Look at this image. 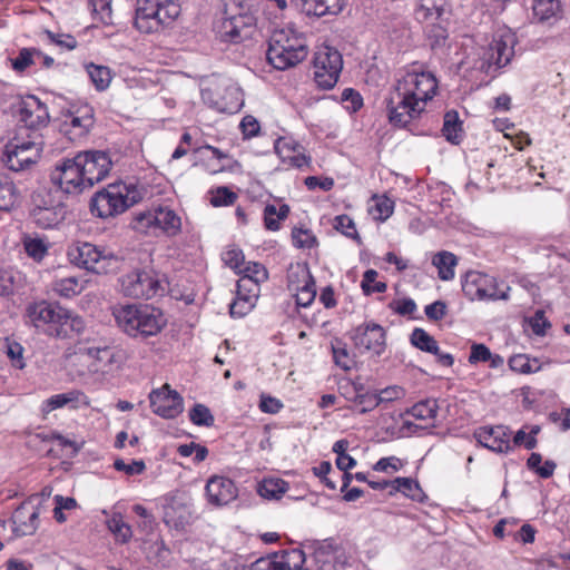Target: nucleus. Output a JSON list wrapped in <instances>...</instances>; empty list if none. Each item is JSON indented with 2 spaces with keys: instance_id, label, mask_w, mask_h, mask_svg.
Segmentation results:
<instances>
[{
  "instance_id": "4468645a",
  "label": "nucleus",
  "mask_w": 570,
  "mask_h": 570,
  "mask_svg": "<svg viewBox=\"0 0 570 570\" xmlns=\"http://www.w3.org/2000/svg\"><path fill=\"white\" fill-rule=\"evenodd\" d=\"M439 405L436 400L428 399L412 406L402 417V425L399 429L400 436H410L421 430H429L436 426Z\"/></svg>"
},
{
  "instance_id": "0e129e2a",
  "label": "nucleus",
  "mask_w": 570,
  "mask_h": 570,
  "mask_svg": "<svg viewBox=\"0 0 570 570\" xmlns=\"http://www.w3.org/2000/svg\"><path fill=\"white\" fill-rule=\"evenodd\" d=\"M334 227L350 238L356 239L358 237L355 224L347 215L335 217Z\"/></svg>"
},
{
  "instance_id": "7ed1b4c3",
  "label": "nucleus",
  "mask_w": 570,
  "mask_h": 570,
  "mask_svg": "<svg viewBox=\"0 0 570 570\" xmlns=\"http://www.w3.org/2000/svg\"><path fill=\"white\" fill-rule=\"evenodd\" d=\"M125 352L118 347L92 344L78 343L75 351L67 355V364L69 367L76 366L79 363L87 366V371L77 370L79 375L86 373L91 374H112L121 368L125 362Z\"/></svg>"
},
{
  "instance_id": "7c9ffc66",
  "label": "nucleus",
  "mask_w": 570,
  "mask_h": 570,
  "mask_svg": "<svg viewBox=\"0 0 570 570\" xmlns=\"http://www.w3.org/2000/svg\"><path fill=\"white\" fill-rule=\"evenodd\" d=\"M157 227H159L168 236L177 235L181 229V219L175 210L168 207H159L156 209Z\"/></svg>"
},
{
  "instance_id": "c9c22d12",
  "label": "nucleus",
  "mask_w": 570,
  "mask_h": 570,
  "mask_svg": "<svg viewBox=\"0 0 570 570\" xmlns=\"http://www.w3.org/2000/svg\"><path fill=\"white\" fill-rule=\"evenodd\" d=\"M442 132L446 140L452 144H459L461 141L462 122L460 121L459 114L456 111L451 110L444 115Z\"/></svg>"
},
{
  "instance_id": "8fccbe9b",
  "label": "nucleus",
  "mask_w": 570,
  "mask_h": 570,
  "mask_svg": "<svg viewBox=\"0 0 570 570\" xmlns=\"http://www.w3.org/2000/svg\"><path fill=\"white\" fill-rule=\"evenodd\" d=\"M94 18L104 24L112 23L111 0H89Z\"/></svg>"
},
{
  "instance_id": "13d9d810",
  "label": "nucleus",
  "mask_w": 570,
  "mask_h": 570,
  "mask_svg": "<svg viewBox=\"0 0 570 570\" xmlns=\"http://www.w3.org/2000/svg\"><path fill=\"white\" fill-rule=\"evenodd\" d=\"M237 198V195L227 187H218L212 193L210 203L215 207L232 205Z\"/></svg>"
},
{
  "instance_id": "5701e85b",
  "label": "nucleus",
  "mask_w": 570,
  "mask_h": 570,
  "mask_svg": "<svg viewBox=\"0 0 570 570\" xmlns=\"http://www.w3.org/2000/svg\"><path fill=\"white\" fill-rule=\"evenodd\" d=\"M510 430L503 425L482 426L475 431L478 442L497 453H508L512 450L510 444Z\"/></svg>"
},
{
  "instance_id": "4d7b16f0",
  "label": "nucleus",
  "mask_w": 570,
  "mask_h": 570,
  "mask_svg": "<svg viewBox=\"0 0 570 570\" xmlns=\"http://www.w3.org/2000/svg\"><path fill=\"white\" fill-rule=\"evenodd\" d=\"M293 244L297 248H312L316 238L309 229L294 228L292 232Z\"/></svg>"
},
{
  "instance_id": "f704fd0d",
  "label": "nucleus",
  "mask_w": 570,
  "mask_h": 570,
  "mask_svg": "<svg viewBox=\"0 0 570 570\" xmlns=\"http://www.w3.org/2000/svg\"><path fill=\"white\" fill-rule=\"evenodd\" d=\"M289 214V206L286 204L281 205L278 208L273 204H267L264 208V225L265 228L276 232L281 228V220L287 218Z\"/></svg>"
},
{
  "instance_id": "423d86ee",
  "label": "nucleus",
  "mask_w": 570,
  "mask_h": 570,
  "mask_svg": "<svg viewBox=\"0 0 570 570\" xmlns=\"http://www.w3.org/2000/svg\"><path fill=\"white\" fill-rule=\"evenodd\" d=\"M180 14L177 0H137L135 26L146 33L171 26Z\"/></svg>"
},
{
  "instance_id": "393cba45",
  "label": "nucleus",
  "mask_w": 570,
  "mask_h": 570,
  "mask_svg": "<svg viewBox=\"0 0 570 570\" xmlns=\"http://www.w3.org/2000/svg\"><path fill=\"white\" fill-rule=\"evenodd\" d=\"M206 494L208 501L214 505H225L232 502L237 497V488L233 480L214 475L206 484Z\"/></svg>"
},
{
  "instance_id": "e2e57ef3",
  "label": "nucleus",
  "mask_w": 570,
  "mask_h": 570,
  "mask_svg": "<svg viewBox=\"0 0 570 570\" xmlns=\"http://www.w3.org/2000/svg\"><path fill=\"white\" fill-rule=\"evenodd\" d=\"M114 468L117 471L125 472L128 475L140 474L145 471L146 465L142 460H134L131 463H126L121 459H117L114 462Z\"/></svg>"
},
{
  "instance_id": "338daca9",
  "label": "nucleus",
  "mask_w": 570,
  "mask_h": 570,
  "mask_svg": "<svg viewBox=\"0 0 570 570\" xmlns=\"http://www.w3.org/2000/svg\"><path fill=\"white\" fill-rule=\"evenodd\" d=\"M491 358V351L484 344H473L469 356V363L488 362Z\"/></svg>"
},
{
  "instance_id": "f3484780",
  "label": "nucleus",
  "mask_w": 570,
  "mask_h": 570,
  "mask_svg": "<svg viewBox=\"0 0 570 570\" xmlns=\"http://www.w3.org/2000/svg\"><path fill=\"white\" fill-rule=\"evenodd\" d=\"M351 338L357 350L372 352L375 355H381L386 347V333L374 322L356 326L351 332Z\"/></svg>"
},
{
  "instance_id": "a19ab883",
  "label": "nucleus",
  "mask_w": 570,
  "mask_h": 570,
  "mask_svg": "<svg viewBox=\"0 0 570 570\" xmlns=\"http://www.w3.org/2000/svg\"><path fill=\"white\" fill-rule=\"evenodd\" d=\"M36 57H42V52L35 48H22L17 58H10V65L17 72H23L36 63Z\"/></svg>"
},
{
  "instance_id": "dca6fc26",
  "label": "nucleus",
  "mask_w": 570,
  "mask_h": 570,
  "mask_svg": "<svg viewBox=\"0 0 570 570\" xmlns=\"http://www.w3.org/2000/svg\"><path fill=\"white\" fill-rule=\"evenodd\" d=\"M76 158L88 188L105 179L112 166L109 155L100 150L79 153Z\"/></svg>"
},
{
  "instance_id": "c03bdc74",
  "label": "nucleus",
  "mask_w": 570,
  "mask_h": 570,
  "mask_svg": "<svg viewBox=\"0 0 570 570\" xmlns=\"http://www.w3.org/2000/svg\"><path fill=\"white\" fill-rule=\"evenodd\" d=\"M17 200V190L12 181L0 175V210H10Z\"/></svg>"
},
{
  "instance_id": "f257e3e1",
  "label": "nucleus",
  "mask_w": 570,
  "mask_h": 570,
  "mask_svg": "<svg viewBox=\"0 0 570 570\" xmlns=\"http://www.w3.org/2000/svg\"><path fill=\"white\" fill-rule=\"evenodd\" d=\"M396 87L402 100L394 107V129L403 128L412 135H422L420 119L425 111V106L438 90V81L433 73L425 71L423 65L412 63L410 67L399 70Z\"/></svg>"
},
{
  "instance_id": "a211bd4d",
  "label": "nucleus",
  "mask_w": 570,
  "mask_h": 570,
  "mask_svg": "<svg viewBox=\"0 0 570 570\" xmlns=\"http://www.w3.org/2000/svg\"><path fill=\"white\" fill-rule=\"evenodd\" d=\"M153 412L163 419H175L184 410V401L179 393L171 390L169 384L153 390L149 394Z\"/></svg>"
},
{
  "instance_id": "09e8293b",
  "label": "nucleus",
  "mask_w": 570,
  "mask_h": 570,
  "mask_svg": "<svg viewBox=\"0 0 570 570\" xmlns=\"http://www.w3.org/2000/svg\"><path fill=\"white\" fill-rule=\"evenodd\" d=\"M332 352L334 362L337 366L344 371H348L353 367L354 360L350 355L346 345L342 341L335 340L332 343Z\"/></svg>"
},
{
  "instance_id": "58836bf2",
  "label": "nucleus",
  "mask_w": 570,
  "mask_h": 570,
  "mask_svg": "<svg viewBox=\"0 0 570 570\" xmlns=\"http://www.w3.org/2000/svg\"><path fill=\"white\" fill-rule=\"evenodd\" d=\"M368 214L375 220H386L392 215V202L386 196H373L368 203Z\"/></svg>"
},
{
  "instance_id": "6e6d98bb",
  "label": "nucleus",
  "mask_w": 570,
  "mask_h": 570,
  "mask_svg": "<svg viewBox=\"0 0 570 570\" xmlns=\"http://www.w3.org/2000/svg\"><path fill=\"white\" fill-rule=\"evenodd\" d=\"M18 278H20L18 272L0 268V295H9L13 293Z\"/></svg>"
},
{
  "instance_id": "774afa93",
  "label": "nucleus",
  "mask_w": 570,
  "mask_h": 570,
  "mask_svg": "<svg viewBox=\"0 0 570 570\" xmlns=\"http://www.w3.org/2000/svg\"><path fill=\"white\" fill-rule=\"evenodd\" d=\"M247 560L239 554H235L220 563V570H247Z\"/></svg>"
},
{
  "instance_id": "2eb2a0df",
  "label": "nucleus",
  "mask_w": 570,
  "mask_h": 570,
  "mask_svg": "<svg viewBox=\"0 0 570 570\" xmlns=\"http://www.w3.org/2000/svg\"><path fill=\"white\" fill-rule=\"evenodd\" d=\"M27 322L46 333L56 336V331L66 320V308L58 304H51L47 301L30 303L26 308Z\"/></svg>"
},
{
  "instance_id": "f8f14e48",
  "label": "nucleus",
  "mask_w": 570,
  "mask_h": 570,
  "mask_svg": "<svg viewBox=\"0 0 570 570\" xmlns=\"http://www.w3.org/2000/svg\"><path fill=\"white\" fill-rule=\"evenodd\" d=\"M515 36L511 30H500L493 35L482 55V68L490 72L505 67L514 56Z\"/></svg>"
},
{
  "instance_id": "69168bd1",
  "label": "nucleus",
  "mask_w": 570,
  "mask_h": 570,
  "mask_svg": "<svg viewBox=\"0 0 570 570\" xmlns=\"http://www.w3.org/2000/svg\"><path fill=\"white\" fill-rule=\"evenodd\" d=\"M298 148H301V146L292 144L286 138H279L275 142V150L284 164Z\"/></svg>"
},
{
  "instance_id": "20e7f679",
  "label": "nucleus",
  "mask_w": 570,
  "mask_h": 570,
  "mask_svg": "<svg viewBox=\"0 0 570 570\" xmlns=\"http://www.w3.org/2000/svg\"><path fill=\"white\" fill-rule=\"evenodd\" d=\"M306 40L302 33L292 28L274 30L269 40L266 57L277 70H286L297 66L307 57Z\"/></svg>"
},
{
  "instance_id": "c756f323",
  "label": "nucleus",
  "mask_w": 570,
  "mask_h": 570,
  "mask_svg": "<svg viewBox=\"0 0 570 570\" xmlns=\"http://www.w3.org/2000/svg\"><path fill=\"white\" fill-rule=\"evenodd\" d=\"M399 495L417 502H422L425 498L419 482L411 478H394V500Z\"/></svg>"
},
{
  "instance_id": "b1692460",
  "label": "nucleus",
  "mask_w": 570,
  "mask_h": 570,
  "mask_svg": "<svg viewBox=\"0 0 570 570\" xmlns=\"http://www.w3.org/2000/svg\"><path fill=\"white\" fill-rule=\"evenodd\" d=\"M39 509L31 500L22 502L12 514V531L17 537L32 535L39 527Z\"/></svg>"
},
{
  "instance_id": "680f3d73",
  "label": "nucleus",
  "mask_w": 570,
  "mask_h": 570,
  "mask_svg": "<svg viewBox=\"0 0 570 570\" xmlns=\"http://www.w3.org/2000/svg\"><path fill=\"white\" fill-rule=\"evenodd\" d=\"M6 350V353L8 357L11 360L12 365L19 370H22L26 364L23 362V347L21 346V344L17 342L7 341Z\"/></svg>"
},
{
  "instance_id": "6ab92c4d",
  "label": "nucleus",
  "mask_w": 570,
  "mask_h": 570,
  "mask_svg": "<svg viewBox=\"0 0 570 570\" xmlns=\"http://www.w3.org/2000/svg\"><path fill=\"white\" fill-rule=\"evenodd\" d=\"M255 24V16L244 11L224 19L219 27V33L225 41L240 42L252 37Z\"/></svg>"
},
{
  "instance_id": "5fc2aeb1",
  "label": "nucleus",
  "mask_w": 570,
  "mask_h": 570,
  "mask_svg": "<svg viewBox=\"0 0 570 570\" xmlns=\"http://www.w3.org/2000/svg\"><path fill=\"white\" fill-rule=\"evenodd\" d=\"M377 272L374 269H367L361 283L362 289L365 294L383 293L386 291L387 285L384 282L376 281Z\"/></svg>"
},
{
  "instance_id": "052dcab7",
  "label": "nucleus",
  "mask_w": 570,
  "mask_h": 570,
  "mask_svg": "<svg viewBox=\"0 0 570 570\" xmlns=\"http://www.w3.org/2000/svg\"><path fill=\"white\" fill-rule=\"evenodd\" d=\"M342 100L346 104V109L351 112H356L363 106V98L361 94L353 88H345L342 92Z\"/></svg>"
},
{
  "instance_id": "cd10ccee",
  "label": "nucleus",
  "mask_w": 570,
  "mask_h": 570,
  "mask_svg": "<svg viewBox=\"0 0 570 570\" xmlns=\"http://www.w3.org/2000/svg\"><path fill=\"white\" fill-rule=\"evenodd\" d=\"M50 289L56 296L72 298L85 289V284L77 276H62L50 283Z\"/></svg>"
},
{
  "instance_id": "2f4dec72",
  "label": "nucleus",
  "mask_w": 570,
  "mask_h": 570,
  "mask_svg": "<svg viewBox=\"0 0 570 570\" xmlns=\"http://www.w3.org/2000/svg\"><path fill=\"white\" fill-rule=\"evenodd\" d=\"M532 10L539 21L549 22L560 17L561 2L560 0H533Z\"/></svg>"
},
{
  "instance_id": "39448f33",
  "label": "nucleus",
  "mask_w": 570,
  "mask_h": 570,
  "mask_svg": "<svg viewBox=\"0 0 570 570\" xmlns=\"http://www.w3.org/2000/svg\"><path fill=\"white\" fill-rule=\"evenodd\" d=\"M45 146L41 132L17 129L14 136L6 144L2 161L12 171H20L35 165Z\"/></svg>"
},
{
  "instance_id": "de8ad7c7",
  "label": "nucleus",
  "mask_w": 570,
  "mask_h": 570,
  "mask_svg": "<svg viewBox=\"0 0 570 570\" xmlns=\"http://www.w3.org/2000/svg\"><path fill=\"white\" fill-rule=\"evenodd\" d=\"M36 223L42 228H51L56 226L61 219L62 215L48 207H38L33 210Z\"/></svg>"
},
{
  "instance_id": "a18cd8bd",
  "label": "nucleus",
  "mask_w": 570,
  "mask_h": 570,
  "mask_svg": "<svg viewBox=\"0 0 570 570\" xmlns=\"http://www.w3.org/2000/svg\"><path fill=\"white\" fill-rule=\"evenodd\" d=\"M23 248L27 255L36 262H41L48 254V245L43 239L38 237H24Z\"/></svg>"
},
{
  "instance_id": "37998d69",
  "label": "nucleus",
  "mask_w": 570,
  "mask_h": 570,
  "mask_svg": "<svg viewBox=\"0 0 570 570\" xmlns=\"http://www.w3.org/2000/svg\"><path fill=\"white\" fill-rule=\"evenodd\" d=\"M411 343L420 348L421 351L438 354L439 345L438 342L423 328H415L411 334Z\"/></svg>"
},
{
  "instance_id": "bb28decb",
  "label": "nucleus",
  "mask_w": 570,
  "mask_h": 570,
  "mask_svg": "<svg viewBox=\"0 0 570 570\" xmlns=\"http://www.w3.org/2000/svg\"><path fill=\"white\" fill-rule=\"evenodd\" d=\"M345 6L346 0H307L301 4V8L306 16L321 18L327 14H338Z\"/></svg>"
},
{
  "instance_id": "a878e982",
  "label": "nucleus",
  "mask_w": 570,
  "mask_h": 570,
  "mask_svg": "<svg viewBox=\"0 0 570 570\" xmlns=\"http://www.w3.org/2000/svg\"><path fill=\"white\" fill-rule=\"evenodd\" d=\"M303 561V552L294 550L275 560L264 558L257 559L252 563V570H262L265 568L267 570H301Z\"/></svg>"
},
{
  "instance_id": "9d476101",
  "label": "nucleus",
  "mask_w": 570,
  "mask_h": 570,
  "mask_svg": "<svg viewBox=\"0 0 570 570\" xmlns=\"http://www.w3.org/2000/svg\"><path fill=\"white\" fill-rule=\"evenodd\" d=\"M314 80L322 89L333 88L343 68L342 55L330 46H321L314 56Z\"/></svg>"
},
{
  "instance_id": "6e6552de",
  "label": "nucleus",
  "mask_w": 570,
  "mask_h": 570,
  "mask_svg": "<svg viewBox=\"0 0 570 570\" xmlns=\"http://www.w3.org/2000/svg\"><path fill=\"white\" fill-rule=\"evenodd\" d=\"M135 203L134 197L128 196L125 185H109L94 195L90 202V212L92 215L106 219L124 213Z\"/></svg>"
},
{
  "instance_id": "0eeeda50",
  "label": "nucleus",
  "mask_w": 570,
  "mask_h": 570,
  "mask_svg": "<svg viewBox=\"0 0 570 570\" xmlns=\"http://www.w3.org/2000/svg\"><path fill=\"white\" fill-rule=\"evenodd\" d=\"M67 256L71 264L97 274L107 273L116 261L112 252L86 242L70 245Z\"/></svg>"
},
{
  "instance_id": "4c0bfd02",
  "label": "nucleus",
  "mask_w": 570,
  "mask_h": 570,
  "mask_svg": "<svg viewBox=\"0 0 570 570\" xmlns=\"http://www.w3.org/2000/svg\"><path fill=\"white\" fill-rule=\"evenodd\" d=\"M66 320H61L58 330L56 331L57 337H67L72 333L80 334L86 327L85 321L81 316L73 314L66 308Z\"/></svg>"
},
{
  "instance_id": "3c124183",
  "label": "nucleus",
  "mask_w": 570,
  "mask_h": 570,
  "mask_svg": "<svg viewBox=\"0 0 570 570\" xmlns=\"http://www.w3.org/2000/svg\"><path fill=\"white\" fill-rule=\"evenodd\" d=\"M189 420L198 426H212L215 419L210 410L204 404H195L189 411Z\"/></svg>"
},
{
  "instance_id": "603ef678",
  "label": "nucleus",
  "mask_w": 570,
  "mask_h": 570,
  "mask_svg": "<svg viewBox=\"0 0 570 570\" xmlns=\"http://www.w3.org/2000/svg\"><path fill=\"white\" fill-rule=\"evenodd\" d=\"M131 227L139 233H148L150 228L157 227L156 210L136 214Z\"/></svg>"
},
{
  "instance_id": "79ce46f5",
  "label": "nucleus",
  "mask_w": 570,
  "mask_h": 570,
  "mask_svg": "<svg viewBox=\"0 0 570 570\" xmlns=\"http://www.w3.org/2000/svg\"><path fill=\"white\" fill-rule=\"evenodd\" d=\"M80 395L81 393L78 391H69L67 393L55 394L43 402L42 411L49 413L53 410L75 403L79 400Z\"/></svg>"
},
{
  "instance_id": "aec40b11",
  "label": "nucleus",
  "mask_w": 570,
  "mask_h": 570,
  "mask_svg": "<svg viewBox=\"0 0 570 570\" xmlns=\"http://www.w3.org/2000/svg\"><path fill=\"white\" fill-rule=\"evenodd\" d=\"M94 124V108L86 104L69 111L61 125V131L68 136L69 140L76 141L86 137Z\"/></svg>"
},
{
  "instance_id": "e433bc0d",
  "label": "nucleus",
  "mask_w": 570,
  "mask_h": 570,
  "mask_svg": "<svg viewBox=\"0 0 570 570\" xmlns=\"http://www.w3.org/2000/svg\"><path fill=\"white\" fill-rule=\"evenodd\" d=\"M107 527L121 543H127L132 537L131 527L124 521L122 514L119 512H114L110 515L107 520Z\"/></svg>"
},
{
  "instance_id": "ddd939ff",
  "label": "nucleus",
  "mask_w": 570,
  "mask_h": 570,
  "mask_svg": "<svg viewBox=\"0 0 570 570\" xmlns=\"http://www.w3.org/2000/svg\"><path fill=\"white\" fill-rule=\"evenodd\" d=\"M50 181L68 195H79L88 189L76 156L57 163L50 173Z\"/></svg>"
},
{
  "instance_id": "412c9836",
  "label": "nucleus",
  "mask_w": 570,
  "mask_h": 570,
  "mask_svg": "<svg viewBox=\"0 0 570 570\" xmlns=\"http://www.w3.org/2000/svg\"><path fill=\"white\" fill-rule=\"evenodd\" d=\"M19 114L20 125L17 129H27L29 135L31 131L40 132V129L46 127L49 121L47 106L36 96H29L22 101Z\"/></svg>"
},
{
  "instance_id": "49530a36",
  "label": "nucleus",
  "mask_w": 570,
  "mask_h": 570,
  "mask_svg": "<svg viewBox=\"0 0 570 570\" xmlns=\"http://www.w3.org/2000/svg\"><path fill=\"white\" fill-rule=\"evenodd\" d=\"M287 490V483L281 479H267L259 485V494L266 499H278Z\"/></svg>"
},
{
  "instance_id": "bf43d9fd",
  "label": "nucleus",
  "mask_w": 570,
  "mask_h": 570,
  "mask_svg": "<svg viewBox=\"0 0 570 570\" xmlns=\"http://www.w3.org/2000/svg\"><path fill=\"white\" fill-rule=\"evenodd\" d=\"M224 263L234 269L236 273L245 265V257L240 249L238 248H228L223 253Z\"/></svg>"
},
{
  "instance_id": "ea45409f",
  "label": "nucleus",
  "mask_w": 570,
  "mask_h": 570,
  "mask_svg": "<svg viewBox=\"0 0 570 570\" xmlns=\"http://www.w3.org/2000/svg\"><path fill=\"white\" fill-rule=\"evenodd\" d=\"M86 68L97 90L102 91L109 87L111 81V72L108 67L89 63Z\"/></svg>"
},
{
  "instance_id": "4be33fe9",
  "label": "nucleus",
  "mask_w": 570,
  "mask_h": 570,
  "mask_svg": "<svg viewBox=\"0 0 570 570\" xmlns=\"http://www.w3.org/2000/svg\"><path fill=\"white\" fill-rule=\"evenodd\" d=\"M288 286L296 291V304L303 307L309 306L316 296L315 282L308 268L297 266L295 272L288 275Z\"/></svg>"
},
{
  "instance_id": "72a5a7b5",
  "label": "nucleus",
  "mask_w": 570,
  "mask_h": 570,
  "mask_svg": "<svg viewBox=\"0 0 570 570\" xmlns=\"http://www.w3.org/2000/svg\"><path fill=\"white\" fill-rule=\"evenodd\" d=\"M508 364L511 371L520 374L537 373L542 368V364L538 358H531L527 354H515L511 356Z\"/></svg>"
},
{
  "instance_id": "9b49d317",
  "label": "nucleus",
  "mask_w": 570,
  "mask_h": 570,
  "mask_svg": "<svg viewBox=\"0 0 570 570\" xmlns=\"http://www.w3.org/2000/svg\"><path fill=\"white\" fill-rule=\"evenodd\" d=\"M462 291L465 296L472 301H498L508 299L510 287L504 286V289H501L493 276L476 271H470L465 274Z\"/></svg>"
},
{
  "instance_id": "f03ea898",
  "label": "nucleus",
  "mask_w": 570,
  "mask_h": 570,
  "mask_svg": "<svg viewBox=\"0 0 570 570\" xmlns=\"http://www.w3.org/2000/svg\"><path fill=\"white\" fill-rule=\"evenodd\" d=\"M117 325L131 337H149L161 332L167 320L164 313L153 305L126 304L114 308Z\"/></svg>"
},
{
  "instance_id": "864d4df0",
  "label": "nucleus",
  "mask_w": 570,
  "mask_h": 570,
  "mask_svg": "<svg viewBox=\"0 0 570 570\" xmlns=\"http://www.w3.org/2000/svg\"><path fill=\"white\" fill-rule=\"evenodd\" d=\"M237 274H239L240 277H250L252 281L259 284L267 279L266 268L256 262H245V265H243Z\"/></svg>"
},
{
  "instance_id": "c85d7f7f",
  "label": "nucleus",
  "mask_w": 570,
  "mask_h": 570,
  "mask_svg": "<svg viewBox=\"0 0 570 570\" xmlns=\"http://www.w3.org/2000/svg\"><path fill=\"white\" fill-rule=\"evenodd\" d=\"M432 265L438 269L440 279L449 282L455 276L456 256L448 250H441L432 256Z\"/></svg>"
},
{
  "instance_id": "473e14b6",
  "label": "nucleus",
  "mask_w": 570,
  "mask_h": 570,
  "mask_svg": "<svg viewBox=\"0 0 570 570\" xmlns=\"http://www.w3.org/2000/svg\"><path fill=\"white\" fill-rule=\"evenodd\" d=\"M445 0H419L415 17L419 21L438 20L445 7Z\"/></svg>"
},
{
  "instance_id": "1a4fd4ad",
  "label": "nucleus",
  "mask_w": 570,
  "mask_h": 570,
  "mask_svg": "<svg viewBox=\"0 0 570 570\" xmlns=\"http://www.w3.org/2000/svg\"><path fill=\"white\" fill-rule=\"evenodd\" d=\"M121 292L129 297L150 299L166 291L163 278L151 269H135L120 278Z\"/></svg>"
}]
</instances>
